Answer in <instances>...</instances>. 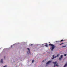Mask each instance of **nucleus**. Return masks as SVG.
Here are the masks:
<instances>
[{
  "mask_svg": "<svg viewBox=\"0 0 67 67\" xmlns=\"http://www.w3.org/2000/svg\"><path fill=\"white\" fill-rule=\"evenodd\" d=\"M49 45L51 46H52L51 47V51H53V49H54L55 48V46L54 45H53V44H51V43L49 44Z\"/></svg>",
  "mask_w": 67,
  "mask_h": 67,
  "instance_id": "1",
  "label": "nucleus"
},
{
  "mask_svg": "<svg viewBox=\"0 0 67 67\" xmlns=\"http://www.w3.org/2000/svg\"><path fill=\"white\" fill-rule=\"evenodd\" d=\"M51 63H52V61H51V60L49 61L48 62H47V63H46V64L48 65L49 64H51Z\"/></svg>",
  "mask_w": 67,
  "mask_h": 67,
  "instance_id": "2",
  "label": "nucleus"
},
{
  "mask_svg": "<svg viewBox=\"0 0 67 67\" xmlns=\"http://www.w3.org/2000/svg\"><path fill=\"white\" fill-rule=\"evenodd\" d=\"M53 64H54V67H55V66H56V64L57 63V62H53Z\"/></svg>",
  "mask_w": 67,
  "mask_h": 67,
  "instance_id": "3",
  "label": "nucleus"
},
{
  "mask_svg": "<svg viewBox=\"0 0 67 67\" xmlns=\"http://www.w3.org/2000/svg\"><path fill=\"white\" fill-rule=\"evenodd\" d=\"M53 58H52V59H54V58H56L57 57V56H56L54 57V55H53Z\"/></svg>",
  "mask_w": 67,
  "mask_h": 67,
  "instance_id": "4",
  "label": "nucleus"
},
{
  "mask_svg": "<svg viewBox=\"0 0 67 67\" xmlns=\"http://www.w3.org/2000/svg\"><path fill=\"white\" fill-rule=\"evenodd\" d=\"M1 63H3V59H1Z\"/></svg>",
  "mask_w": 67,
  "mask_h": 67,
  "instance_id": "5",
  "label": "nucleus"
},
{
  "mask_svg": "<svg viewBox=\"0 0 67 67\" xmlns=\"http://www.w3.org/2000/svg\"><path fill=\"white\" fill-rule=\"evenodd\" d=\"M55 65H56V66H57V67H58V66H59L58 65V63H57Z\"/></svg>",
  "mask_w": 67,
  "mask_h": 67,
  "instance_id": "6",
  "label": "nucleus"
},
{
  "mask_svg": "<svg viewBox=\"0 0 67 67\" xmlns=\"http://www.w3.org/2000/svg\"><path fill=\"white\" fill-rule=\"evenodd\" d=\"M45 46L47 47H48V45H47V44H46V45H45Z\"/></svg>",
  "mask_w": 67,
  "mask_h": 67,
  "instance_id": "7",
  "label": "nucleus"
},
{
  "mask_svg": "<svg viewBox=\"0 0 67 67\" xmlns=\"http://www.w3.org/2000/svg\"><path fill=\"white\" fill-rule=\"evenodd\" d=\"M66 46H63L62 47H66Z\"/></svg>",
  "mask_w": 67,
  "mask_h": 67,
  "instance_id": "8",
  "label": "nucleus"
},
{
  "mask_svg": "<svg viewBox=\"0 0 67 67\" xmlns=\"http://www.w3.org/2000/svg\"><path fill=\"white\" fill-rule=\"evenodd\" d=\"M61 59H62V58H60V57L59 58V60H61Z\"/></svg>",
  "mask_w": 67,
  "mask_h": 67,
  "instance_id": "9",
  "label": "nucleus"
},
{
  "mask_svg": "<svg viewBox=\"0 0 67 67\" xmlns=\"http://www.w3.org/2000/svg\"><path fill=\"white\" fill-rule=\"evenodd\" d=\"M64 41L63 40H61L60 42H62V41Z\"/></svg>",
  "mask_w": 67,
  "mask_h": 67,
  "instance_id": "10",
  "label": "nucleus"
},
{
  "mask_svg": "<svg viewBox=\"0 0 67 67\" xmlns=\"http://www.w3.org/2000/svg\"><path fill=\"white\" fill-rule=\"evenodd\" d=\"M62 57H63V55H62L60 56V58H62Z\"/></svg>",
  "mask_w": 67,
  "mask_h": 67,
  "instance_id": "11",
  "label": "nucleus"
},
{
  "mask_svg": "<svg viewBox=\"0 0 67 67\" xmlns=\"http://www.w3.org/2000/svg\"><path fill=\"white\" fill-rule=\"evenodd\" d=\"M27 49H28V51H30V49L28 48H27Z\"/></svg>",
  "mask_w": 67,
  "mask_h": 67,
  "instance_id": "12",
  "label": "nucleus"
},
{
  "mask_svg": "<svg viewBox=\"0 0 67 67\" xmlns=\"http://www.w3.org/2000/svg\"><path fill=\"white\" fill-rule=\"evenodd\" d=\"M57 56V57H58V56H59V54H57V55L56 56Z\"/></svg>",
  "mask_w": 67,
  "mask_h": 67,
  "instance_id": "13",
  "label": "nucleus"
},
{
  "mask_svg": "<svg viewBox=\"0 0 67 67\" xmlns=\"http://www.w3.org/2000/svg\"><path fill=\"white\" fill-rule=\"evenodd\" d=\"M64 44L63 43H62L61 44H60V45H62V44Z\"/></svg>",
  "mask_w": 67,
  "mask_h": 67,
  "instance_id": "14",
  "label": "nucleus"
},
{
  "mask_svg": "<svg viewBox=\"0 0 67 67\" xmlns=\"http://www.w3.org/2000/svg\"><path fill=\"white\" fill-rule=\"evenodd\" d=\"M3 67H7V65H5L4 66H3Z\"/></svg>",
  "mask_w": 67,
  "mask_h": 67,
  "instance_id": "15",
  "label": "nucleus"
},
{
  "mask_svg": "<svg viewBox=\"0 0 67 67\" xmlns=\"http://www.w3.org/2000/svg\"><path fill=\"white\" fill-rule=\"evenodd\" d=\"M34 60H32V63H34Z\"/></svg>",
  "mask_w": 67,
  "mask_h": 67,
  "instance_id": "16",
  "label": "nucleus"
},
{
  "mask_svg": "<svg viewBox=\"0 0 67 67\" xmlns=\"http://www.w3.org/2000/svg\"><path fill=\"white\" fill-rule=\"evenodd\" d=\"M66 55H67V54H64L65 56H66Z\"/></svg>",
  "mask_w": 67,
  "mask_h": 67,
  "instance_id": "17",
  "label": "nucleus"
},
{
  "mask_svg": "<svg viewBox=\"0 0 67 67\" xmlns=\"http://www.w3.org/2000/svg\"><path fill=\"white\" fill-rule=\"evenodd\" d=\"M58 42V41H56V42Z\"/></svg>",
  "mask_w": 67,
  "mask_h": 67,
  "instance_id": "18",
  "label": "nucleus"
},
{
  "mask_svg": "<svg viewBox=\"0 0 67 67\" xmlns=\"http://www.w3.org/2000/svg\"><path fill=\"white\" fill-rule=\"evenodd\" d=\"M42 62H44V60H43V61H42Z\"/></svg>",
  "mask_w": 67,
  "mask_h": 67,
  "instance_id": "19",
  "label": "nucleus"
},
{
  "mask_svg": "<svg viewBox=\"0 0 67 67\" xmlns=\"http://www.w3.org/2000/svg\"><path fill=\"white\" fill-rule=\"evenodd\" d=\"M31 46L33 45V44H31Z\"/></svg>",
  "mask_w": 67,
  "mask_h": 67,
  "instance_id": "20",
  "label": "nucleus"
},
{
  "mask_svg": "<svg viewBox=\"0 0 67 67\" xmlns=\"http://www.w3.org/2000/svg\"><path fill=\"white\" fill-rule=\"evenodd\" d=\"M4 58H5V57H4Z\"/></svg>",
  "mask_w": 67,
  "mask_h": 67,
  "instance_id": "21",
  "label": "nucleus"
}]
</instances>
